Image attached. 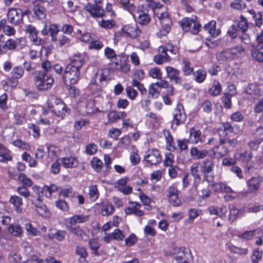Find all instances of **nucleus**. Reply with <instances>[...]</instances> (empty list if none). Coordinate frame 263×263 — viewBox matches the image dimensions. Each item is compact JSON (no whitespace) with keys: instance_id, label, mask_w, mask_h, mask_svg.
Here are the masks:
<instances>
[{"instance_id":"nucleus-4","label":"nucleus","mask_w":263,"mask_h":263,"mask_svg":"<svg viewBox=\"0 0 263 263\" xmlns=\"http://www.w3.org/2000/svg\"><path fill=\"white\" fill-rule=\"evenodd\" d=\"M215 167L214 161L211 159H205L200 164L199 169L202 174L203 181L209 183L213 182L214 175L213 171Z\"/></svg>"},{"instance_id":"nucleus-53","label":"nucleus","mask_w":263,"mask_h":263,"mask_svg":"<svg viewBox=\"0 0 263 263\" xmlns=\"http://www.w3.org/2000/svg\"><path fill=\"white\" fill-rule=\"evenodd\" d=\"M115 209L111 204L103 205L101 211L103 216H108L113 214Z\"/></svg>"},{"instance_id":"nucleus-36","label":"nucleus","mask_w":263,"mask_h":263,"mask_svg":"<svg viewBox=\"0 0 263 263\" xmlns=\"http://www.w3.org/2000/svg\"><path fill=\"white\" fill-rule=\"evenodd\" d=\"M182 70L185 76H190L194 71V67L192 66L191 63L187 60L183 58L182 60Z\"/></svg>"},{"instance_id":"nucleus-31","label":"nucleus","mask_w":263,"mask_h":263,"mask_svg":"<svg viewBox=\"0 0 263 263\" xmlns=\"http://www.w3.org/2000/svg\"><path fill=\"white\" fill-rule=\"evenodd\" d=\"M60 189V187L52 184L49 186L45 185L42 190V192L46 197H50L53 193L59 192Z\"/></svg>"},{"instance_id":"nucleus-5","label":"nucleus","mask_w":263,"mask_h":263,"mask_svg":"<svg viewBox=\"0 0 263 263\" xmlns=\"http://www.w3.org/2000/svg\"><path fill=\"white\" fill-rule=\"evenodd\" d=\"M158 18L161 25V28L157 32V35L159 36H165L170 31L172 21L167 12L161 13L160 15L158 16Z\"/></svg>"},{"instance_id":"nucleus-8","label":"nucleus","mask_w":263,"mask_h":263,"mask_svg":"<svg viewBox=\"0 0 263 263\" xmlns=\"http://www.w3.org/2000/svg\"><path fill=\"white\" fill-rule=\"evenodd\" d=\"M79 106L83 114H91L98 111V109L95 107L94 100L91 99H82Z\"/></svg>"},{"instance_id":"nucleus-43","label":"nucleus","mask_w":263,"mask_h":263,"mask_svg":"<svg viewBox=\"0 0 263 263\" xmlns=\"http://www.w3.org/2000/svg\"><path fill=\"white\" fill-rule=\"evenodd\" d=\"M151 21V17L148 14L140 12L137 17V22L142 25H146L148 24Z\"/></svg>"},{"instance_id":"nucleus-10","label":"nucleus","mask_w":263,"mask_h":263,"mask_svg":"<svg viewBox=\"0 0 263 263\" xmlns=\"http://www.w3.org/2000/svg\"><path fill=\"white\" fill-rule=\"evenodd\" d=\"M7 15L9 22L13 25H20L23 22L21 9L9 8Z\"/></svg>"},{"instance_id":"nucleus-55","label":"nucleus","mask_w":263,"mask_h":263,"mask_svg":"<svg viewBox=\"0 0 263 263\" xmlns=\"http://www.w3.org/2000/svg\"><path fill=\"white\" fill-rule=\"evenodd\" d=\"M99 25L104 29H110L115 25V22L111 20H102L98 22Z\"/></svg>"},{"instance_id":"nucleus-51","label":"nucleus","mask_w":263,"mask_h":263,"mask_svg":"<svg viewBox=\"0 0 263 263\" xmlns=\"http://www.w3.org/2000/svg\"><path fill=\"white\" fill-rule=\"evenodd\" d=\"M235 93V92H232L231 94L226 93L222 97V102L225 108H230L231 107V98Z\"/></svg>"},{"instance_id":"nucleus-19","label":"nucleus","mask_w":263,"mask_h":263,"mask_svg":"<svg viewBox=\"0 0 263 263\" xmlns=\"http://www.w3.org/2000/svg\"><path fill=\"white\" fill-rule=\"evenodd\" d=\"M188 142L192 144H197L202 142V135L200 130L192 127L190 129V136Z\"/></svg>"},{"instance_id":"nucleus-32","label":"nucleus","mask_w":263,"mask_h":263,"mask_svg":"<svg viewBox=\"0 0 263 263\" xmlns=\"http://www.w3.org/2000/svg\"><path fill=\"white\" fill-rule=\"evenodd\" d=\"M9 202L13 205L14 209L17 212H22L23 204L22 198L16 195L12 196L10 198Z\"/></svg>"},{"instance_id":"nucleus-35","label":"nucleus","mask_w":263,"mask_h":263,"mask_svg":"<svg viewBox=\"0 0 263 263\" xmlns=\"http://www.w3.org/2000/svg\"><path fill=\"white\" fill-rule=\"evenodd\" d=\"M192 74L193 76L194 80L198 83H202L206 77V71L201 69L193 71Z\"/></svg>"},{"instance_id":"nucleus-64","label":"nucleus","mask_w":263,"mask_h":263,"mask_svg":"<svg viewBox=\"0 0 263 263\" xmlns=\"http://www.w3.org/2000/svg\"><path fill=\"white\" fill-rule=\"evenodd\" d=\"M203 111L206 113L209 114L212 112L213 106L211 102L209 100L204 101L201 105Z\"/></svg>"},{"instance_id":"nucleus-47","label":"nucleus","mask_w":263,"mask_h":263,"mask_svg":"<svg viewBox=\"0 0 263 263\" xmlns=\"http://www.w3.org/2000/svg\"><path fill=\"white\" fill-rule=\"evenodd\" d=\"M89 195L92 201H96L99 196V192L96 185H92L89 187Z\"/></svg>"},{"instance_id":"nucleus-61","label":"nucleus","mask_w":263,"mask_h":263,"mask_svg":"<svg viewBox=\"0 0 263 263\" xmlns=\"http://www.w3.org/2000/svg\"><path fill=\"white\" fill-rule=\"evenodd\" d=\"M73 194L72 188L70 186L66 188L61 187L59 196L66 198Z\"/></svg>"},{"instance_id":"nucleus-56","label":"nucleus","mask_w":263,"mask_h":263,"mask_svg":"<svg viewBox=\"0 0 263 263\" xmlns=\"http://www.w3.org/2000/svg\"><path fill=\"white\" fill-rule=\"evenodd\" d=\"M22 159L24 161L28 162L30 167H34L36 164V160L32 158L29 154L24 152L22 155Z\"/></svg>"},{"instance_id":"nucleus-7","label":"nucleus","mask_w":263,"mask_h":263,"mask_svg":"<svg viewBox=\"0 0 263 263\" xmlns=\"http://www.w3.org/2000/svg\"><path fill=\"white\" fill-rule=\"evenodd\" d=\"M144 160L150 165H157L162 160L161 155L157 149H148L145 153Z\"/></svg>"},{"instance_id":"nucleus-34","label":"nucleus","mask_w":263,"mask_h":263,"mask_svg":"<svg viewBox=\"0 0 263 263\" xmlns=\"http://www.w3.org/2000/svg\"><path fill=\"white\" fill-rule=\"evenodd\" d=\"M233 60L237 59L244 54L245 49L242 45H237L229 49Z\"/></svg>"},{"instance_id":"nucleus-6","label":"nucleus","mask_w":263,"mask_h":263,"mask_svg":"<svg viewBox=\"0 0 263 263\" xmlns=\"http://www.w3.org/2000/svg\"><path fill=\"white\" fill-rule=\"evenodd\" d=\"M84 9L88 12L90 15L97 21L105 15V11L102 6L93 5V4L88 3L84 7Z\"/></svg>"},{"instance_id":"nucleus-46","label":"nucleus","mask_w":263,"mask_h":263,"mask_svg":"<svg viewBox=\"0 0 263 263\" xmlns=\"http://www.w3.org/2000/svg\"><path fill=\"white\" fill-rule=\"evenodd\" d=\"M90 163L91 166L93 170L97 172H101L103 166V162L100 159L97 157H93L91 159Z\"/></svg>"},{"instance_id":"nucleus-60","label":"nucleus","mask_w":263,"mask_h":263,"mask_svg":"<svg viewBox=\"0 0 263 263\" xmlns=\"http://www.w3.org/2000/svg\"><path fill=\"white\" fill-rule=\"evenodd\" d=\"M55 206L61 210L66 212L69 210V206L67 202L63 199H59L55 202Z\"/></svg>"},{"instance_id":"nucleus-13","label":"nucleus","mask_w":263,"mask_h":263,"mask_svg":"<svg viewBox=\"0 0 263 263\" xmlns=\"http://www.w3.org/2000/svg\"><path fill=\"white\" fill-rule=\"evenodd\" d=\"M166 74L170 81H174L176 84H180L182 83V78L180 77L179 70L171 67L167 66L165 68Z\"/></svg>"},{"instance_id":"nucleus-40","label":"nucleus","mask_w":263,"mask_h":263,"mask_svg":"<svg viewBox=\"0 0 263 263\" xmlns=\"http://www.w3.org/2000/svg\"><path fill=\"white\" fill-rule=\"evenodd\" d=\"M245 91L250 95H257L259 93L260 89L256 84L251 83L248 85L245 89Z\"/></svg>"},{"instance_id":"nucleus-29","label":"nucleus","mask_w":263,"mask_h":263,"mask_svg":"<svg viewBox=\"0 0 263 263\" xmlns=\"http://www.w3.org/2000/svg\"><path fill=\"white\" fill-rule=\"evenodd\" d=\"M63 166L65 168H71L76 167L78 164L77 159L72 157H66L61 159Z\"/></svg>"},{"instance_id":"nucleus-15","label":"nucleus","mask_w":263,"mask_h":263,"mask_svg":"<svg viewBox=\"0 0 263 263\" xmlns=\"http://www.w3.org/2000/svg\"><path fill=\"white\" fill-rule=\"evenodd\" d=\"M211 151L213 153V156L215 158H221L229 153L228 146L220 144V141L219 144L211 149Z\"/></svg>"},{"instance_id":"nucleus-45","label":"nucleus","mask_w":263,"mask_h":263,"mask_svg":"<svg viewBox=\"0 0 263 263\" xmlns=\"http://www.w3.org/2000/svg\"><path fill=\"white\" fill-rule=\"evenodd\" d=\"M24 73V68L20 66L14 67L11 71V75L12 76V78L15 79L21 78L23 77Z\"/></svg>"},{"instance_id":"nucleus-23","label":"nucleus","mask_w":263,"mask_h":263,"mask_svg":"<svg viewBox=\"0 0 263 263\" xmlns=\"http://www.w3.org/2000/svg\"><path fill=\"white\" fill-rule=\"evenodd\" d=\"M200 164L199 163H194L191 167V174L194 178V185H198L201 181V176L200 175Z\"/></svg>"},{"instance_id":"nucleus-42","label":"nucleus","mask_w":263,"mask_h":263,"mask_svg":"<svg viewBox=\"0 0 263 263\" xmlns=\"http://www.w3.org/2000/svg\"><path fill=\"white\" fill-rule=\"evenodd\" d=\"M251 50V54L253 59L259 62H263V52L259 51L260 49L252 47Z\"/></svg>"},{"instance_id":"nucleus-39","label":"nucleus","mask_w":263,"mask_h":263,"mask_svg":"<svg viewBox=\"0 0 263 263\" xmlns=\"http://www.w3.org/2000/svg\"><path fill=\"white\" fill-rule=\"evenodd\" d=\"M18 180L23 184L22 186L30 187L33 184V182L31 179L27 177L25 174L22 173L18 174Z\"/></svg>"},{"instance_id":"nucleus-26","label":"nucleus","mask_w":263,"mask_h":263,"mask_svg":"<svg viewBox=\"0 0 263 263\" xmlns=\"http://www.w3.org/2000/svg\"><path fill=\"white\" fill-rule=\"evenodd\" d=\"M89 216L87 215H74L68 219V222L73 225L79 223H84L89 220Z\"/></svg>"},{"instance_id":"nucleus-20","label":"nucleus","mask_w":263,"mask_h":263,"mask_svg":"<svg viewBox=\"0 0 263 263\" xmlns=\"http://www.w3.org/2000/svg\"><path fill=\"white\" fill-rule=\"evenodd\" d=\"M185 248L175 247L174 248L172 255L176 260L180 261L178 263H189L186 260Z\"/></svg>"},{"instance_id":"nucleus-17","label":"nucleus","mask_w":263,"mask_h":263,"mask_svg":"<svg viewBox=\"0 0 263 263\" xmlns=\"http://www.w3.org/2000/svg\"><path fill=\"white\" fill-rule=\"evenodd\" d=\"M219 133V141H220V144H223L224 146H228V150L229 152L231 149L235 147L237 144L238 141L236 138H230V137H222L221 134Z\"/></svg>"},{"instance_id":"nucleus-59","label":"nucleus","mask_w":263,"mask_h":263,"mask_svg":"<svg viewBox=\"0 0 263 263\" xmlns=\"http://www.w3.org/2000/svg\"><path fill=\"white\" fill-rule=\"evenodd\" d=\"M194 20V23H192V27L190 29V31L194 34H196L199 31L201 28V25L200 23L197 21L196 16H194L192 17Z\"/></svg>"},{"instance_id":"nucleus-22","label":"nucleus","mask_w":263,"mask_h":263,"mask_svg":"<svg viewBox=\"0 0 263 263\" xmlns=\"http://www.w3.org/2000/svg\"><path fill=\"white\" fill-rule=\"evenodd\" d=\"M69 231L73 235H76L81 240H86L88 235L80 226H70L68 227Z\"/></svg>"},{"instance_id":"nucleus-11","label":"nucleus","mask_w":263,"mask_h":263,"mask_svg":"<svg viewBox=\"0 0 263 263\" xmlns=\"http://www.w3.org/2000/svg\"><path fill=\"white\" fill-rule=\"evenodd\" d=\"M122 31L132 39H137L141 34V31L136 24L124 26L122 28Z\"/></svg>"},{"instance_id":"nucleus-28","label":"nucleus","mask_w":263,"mask_h":263,"mask_svg":"<svg viewBox=\"0 0 263 263\" xmlns=\"http://www.w3.org/2000/svg\"><path fill=\"white\" fill-rule=\"evenodd\" d=\"M163 134L166 142V147L168 151H174L176 149L173 137L168 130H164Z\"/></svg>"},{"instance_id":"nucleus-50","label":"nucleus","mask_w":263,"mask_h":263,"mask_svg":"<svg viewBox=\"0 0 263 263\" xmlns=\"http://www.w3.org/2000/svg\"><path fill=\"white\" fill-rule=\"evenodd\" d=\"M230 7L235 10H242L246 8V4L242 0H235L230 3Z\"/></svg>"},{"instance_id":"nucleus-14","label":"nucleus","mask_w":263,"mask_h":263,"mask_svg":"<svg viewBox=\"0 0 263 263\" xmlns=\"http://www.w3.org/2000/svg\"><path fill=\"white\" fill-rule=\"evenodd\" d=\"M20 42L21 40L19 39L15 40L9 39L6 41L5 44L0 45V52L5 53L8 50H14Z\"/></svg>"},{"instance_id":"nucleus-54","label":"nucleus","mask_w":263,"mask_h":263,"mask_svg":"<svg viewBox=\"0 0 263 263\" xmlns=\"http://www.w3.org/2000/svg\"><path fill=\"white\" fill-rule=\"evenodd\" d=\"M223 129L221 131H220V133L221 132H222L223 134H224V136H222V137H229L228 134L230 133H232L234 132V126H233L229 122H225L222 124Z\"/></svg>"},{"instance_id":"nucleus-1","label":"nucleus","mask_w":263,"mask_h":263,"mask_svg":"<svg viewBox=\"0 0 263 263\" xmlns=\"http://www.w3.org/2000/svg\"><path fill=\"white\" fill-rule=\"evenodd\" d=\"M84 60L80 55H76L71 62L66 67L63 72V80L64 83L68 81L71 85L76 84L80 76V68L83 66Z\"/></svg>"},{"instance_id":"nucleus-44","label":"nucleus","mask_w":263,"mask_h":263,"mask_svg":"<svg viewBox=\"0 0 263 263\" xmlns=\"http://www.w3.org/2000/svg\"><path fill=\"white\" fill-rule=\"evenodd\" d=\"M88 247L92 251V253L98 256V250L100 248V245L98 241L95 239H91L89 241Z\"/></svg>"},{"instance_id":"nucleus-58","label":"nucleus","mask_w":263,"mask_h":263,"mask_svg":"<svg viewBox=\"0 0 263 263\" xmlns=\"http://www.w3.org/2000/svg\"><path fill=\"white\" fill-rule=\"evenodd\" d=\"M262 255V251L259 249L254 250L251 256V260L253 263H258L261 260Z\"/></svg>"},{"instance_id":"nucleus-9","label":"nucleus","mask_w":263,"mask_h":263,"mask_svg":"<svg viewBox=\"0 0 263 263\" xmlns=\"http://www.w3.org/2000/svg\"><path fill=\"white\" fill-rule=\"evenodd\" d=\"M25 31L26 33L29 34V38L34 45L39 46L44 44V40L38 37L39 32L35 26L32 25H26Z\"/></svg>"},{"instance_id":"nucleus-48","label":"nucleus","mask_w":263,"mask_h":263,"mask_svg":"<svg viewBox=\"0 0 263 263\" xmlns=\"http://www.w3.org/2000/svg\"><path fill=\"white\" fill-rule=\"evenodd\" d=\"M170 61V58L167 53H162L161 54L156 55L154 57V61L157 64H162L164 62Z\"/></svg>"},{"instance_id":"nucleus-30","label":"nucleus","mask_w":263,"mask_h":263,"mask_svg":"<svg viewBox=\"0 0 263 263\" xmlns=\"http://www.w3.org/2000/svg\"><path fill=\"white\" fill-rule=\"evenodd\" d=\"M7 230L10 234L15 237H21L23 234V230L18 224H10Z\"/></svg>"},{"instance_id":"nucleus-27","label":"nucleus","mask_w":263,"mask_h":263,"mask_svg":"<svg viewBox=\"0 0 263 263\" xmlns=\"http://www.w3.org/2000/svg\"><path fill=\"white\" fill-rule=\"evenodd\" d=\"M216 57L220 63L233 60L229 49L217 52Z\"/></svg>"},{"instance_id":"nucleus-25","label":"nucleus","mask_w":263,"mask_h":263,"mask_svg":"<svg viewBox=\"0 0 263 263\" xmlns=\"http://www.w3.org/2000/svg\"><path fill=\"white\" fill-rule=\"evenodd\" d=\"M209 154L206 149L199 150L197 147H193L191 149L190 155L194 159H201L205 158Z\"/></svg>"},{"instance_id":"nucleus-57","label":"nucleus","mask_w":263,"mask_h":263,"mask_svg":"<svg viewBox=\"0 0 263 263\" xmlns=\"http://www.w3.org/2000/svg\"><path fill=\"white\" fill-rule=\"evenodd\" d=\"M48 156L50 159H53L58 156L59 153V148L53 145H49L47 147Z\"/></svg>"},{"instance_id":"nucleus-21","label":"nucleus","mask_w":263,"mask_h":263,"mask_svg":"<svg viewBox=\"0 0 263 263\" xmlns=\"http://www.w3.org/2000/svg\"><path fill=\"white\" fill-rule=\"evenodd\" d=\"M262 182V178L259 176L253 177L247 182L249 190L253 192L258 190Z\"/></svg>"},{"instance_id":"nucleus-41","label":"nucleus","mask_w":263,"mask_h":263,"mask_svg":"<svg viewBox=\"0 0 263 263\" xmlns=\"http://www.w3.org/2000/svg\"><path fill=\"white\" fill-rule=\"evenodd\" d=\"M181 25L184 31L187 32L190 30L192 27V23H194V20L192 18L186 17L183 18L181 22Z\"/></svg>"},{"instance_id":"nucleus-12","label":"nucleus","mask_w":263,"mask_h":263,"mask_svg":"<svg viewBox=\"0 0 263 263\" xmlns=\"http://www.w3.org/2000/svg\"><path fill=\"white\" fill-rule=\"evenodd\" d=\"M174 122L178 126L183 124L186 119V115L184 112L183 106L178 104L173 112Z\"/></svg>"},{"instance_id":"nucleus-2","label":"nucleus","mask_w":263,"mask_h":263,"mask_svg":"<svg viewBox=\"0 0 263 263\" xmlns=\"http://www.w3.org/2000/svg\"><path fill=\"white\" fill-rule=\"evenodd\" d=\"M34 83L39 91H45L50 89L54 83L53 77L49 73L41 70H36L31 73Z\"/></svg>"},{"instance_id":"nucleus-63","label":"nucleus","mask_w":263,"mask_h":263,"mask_svg":"<svg viewBox=\"0 0 263 263\" xmlns=\"http://www.w3.org/2000/svg\"><path fill=\"white\" fill-rule=\"evenodd\" d=\"M26 230L28 234L33 236H38L41 234L40 231L37 228L33 227L30 223L26 224Z\"/></svg>"},{"instance_id":"nucleus-33","label":"nucleus","mask_w":263,"mask_h":263,"mask_svg":"<svg viewBox=\"0 0 263 263\" xmlns=\"http://www.w3.org/2000/svg\"><path fill=\"white\" fill-rule=\"evenodd\" d=\"M222 91V86L220 83L217 81L213 82L212 87L208 90V92L212 97H216L219 95Z\"/></svg>"},{"instance_id":"nucleus-49","label":"nucleus","mask_w":263,"mask_h":263,"mask_svg":"<svg viewBox=\"0 0 263 263\" xmlns=\"http://www.w3.org/2000/svg\"><path fill=\"white\" fill-rule=\"evenodd\" d=\"M154 83H152L148 87V98H157L159 96V92L156 87Z\"/></svg>"},{"instance_id":"nucleus-62","label":"nucleus","mask_w":263,"mask_h":263,"mask_svg":"<svg viewBox=\"0 0 263 263\" xmlns=\"http://www.w3.org/2000/svg\"><path fill=\"white\" fill-rule=\"evenodd\" d=\"M256 40V45H252V47L263 49V30L257 34Z\"/></svg>"},{"instance_id":"nucleus-37","label":"nucleus","mask_w":263,"mask_h":263,"mask_svg":"<svg viewBox=\"0 0 263 263\" xmlns=\"http://www.w3.org/2000/svg\"><path fill=\"white\" fill-rule=\"evenodd\" d=\"M259 144H261L262 147L261 161L263 163V137L258 138V139L251 141L249 143L248 145L252 149L256 150L257 149Z\"/></svg>"},{"instance_id":"nucleus-18","label":"nucleus","mask_w":263,"mask_h":263,"mask_svg":"<svg viewBox=\"0 0 263 263\" xmlns=\"http://www.w3.org/2000/svg\"><path fill=\"white\" fill-rule=\"evenodd\" d=\"M67 232L63 230L51 229L48 234L49 239L62 241L65 238Z\"/></svg>"},{"instance_id":"nucleus-3","label":"nucleus","mask_w":263,"mask_h":263,"mask_svg":"<svg viewBox=\"0 0 263 263\" xmlns=\"http://www.w3.org/2000/svg\"><path fill=\"white\" fill-rule=\"evenodd\" d=\"M48 107L58 117L63 119L68 113V109L65 104L55 96H51L48 100Z\"/></svg>"},{"instance_id":"nucleus-38","label":"nucleus","mask_w":263,"mask_h":263,"mask_svg":"<svg viewBox=\"0 0 263 263\" xmlns=\"http://www.w3.org/2000/svg\"><path fill=\"white\" fill-rule=\"evenodd\" d=\"M48 31L51 37V40L53 42L58 41L57 34L60 31L58 26L57 24H50L48 28Z\"/></svg>"},{"instance_id":"nucleus-24","label":"nucleus","mask_w":263,"mask_h":263,"mask_svg":"<svg viewBox=\"0 0 263 263\" xmlns=\"http://www.w3.org/2000/svg\"><path fill=\"white\" fill-rule=\"evenodd\" d=\"M216 22L215 21H211L204 26V29L212 36L216 37L221 33L219 29H216Z\"/></svg>"},{"instance_id":"nucleus-16","label":"nucleus","mask_w":263,"mask_h":263,"mask_svg":"<svg viewBox=\"0 0 263 263\" xmlns=\"http://www.w3.org/2000/svg\"><path fill=\"white\" fill-rule=\"evenodd\" d=\"M33 6V11L34 14L39 20L44 19L46 17V13L45 8L42 6L37 1L32 2Z\"/></svg>"},{"instance_id":"nucleus-52","label":"nucleus","mask_w":263,"mask_h":263,"mask_svg":"<svg viewBox=\"0 0 263 263\" xmlns=\"http://www.w3.org/2000/svg\"><path fill=\"white\" fill-rule=\"evenodd\" d=\"M229 249L232 253L240 255H245L248 253V250L247 249L237 247L232 245L229 246Z\"/></svg>"}]
</instances>
